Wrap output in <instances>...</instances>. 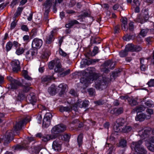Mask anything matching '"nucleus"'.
Wrapping results in <instances>:
<instances>
[{
	"label": "nucleus",
	"mask_w": 154,
	"mask_h": 154,
	"mask_svg": "<svg viewBox=\"0 0 154 154\" xmlns=\"http://www.w3.org/2000/svg\"><path fill=\"white\" fill-rule=\"evenodd\" d=\"M151 129L147 128L144 130L141 137L143 139H146V145L147 148L152 152H154V136L149 135Z\"/></svg>",
	"instance_id": "1"
},
{
	"label": "nucleus",
	"mask_w": 154,
	"mask_h": 154,
	"mask_svg": "<svg viewBox=\"0 0 154 154\" xmlns=\"http://www.w3.org/2000/svg\"><path fill=\"white\" fill-rule=\"evenodd\" d=\"M142 141L141 140L137 142H133L131 145V147L134 149L135 152L134 154H146V151L141 146Z\"/></svg>",
	"instance_id": "2"
},
{
	"label": "nucleus",
	"mask_w": 154,
	"mask_h": 154,
	"mask_svg": "<svg viewBox=\"0 0 154 154\" xmlns=\"http://www.w3.org/2000/svg\"><path fill=\"white\" fill-rule=\"evenodd\" d=\"M66 126L63 124H59L54 127L51 130L52 134H57L66 130Z\"/></svg>",
	"instance_id": "3"
},
{
	"label": "nucleus",
	"mask_w": 154,
	"mask_h": 154,
	"mask_svg": "<svg viewBox=\"0 0 154 154\" xmlns=\"http://www.w3.org/2000/svg\"><path fill=\"white\" fill-rule=\"evenodd\" d=\"M54 0H46L43 5V10L45 11L44 15L47 17Z\"/></svg>",
	"instance_id": "4"
},
{
	"label": "nucleus",
	"mask_w": 154,
	"mask_h": 154,
	"mask_svg": "<svg viewBox=\"0 0 154 154\" xmlns=\"http://www.w3.org/2000/svg\"><path fill=\"white\" fill-rule=\"evenodd\" d=\"M38 50L36 48H32L26 52L25 54L27 60L29 61L33 59L37 54Z\"/></svg>",
	"instance_id": "5"
},
{
	"label": "nucleus",
	"mask_w": 154,
	"mask_h": 154,
	"mask_svg": "<svg viewBox=\"0 0 154 154\" xmlns=\"http://www.w3.org/2000/svg\"><path fill=\"white\" fill-rule=\"evenodd\" d=\"M29 117H27L24 119L17 123L14 126V130L15 131H17L20 130L24 125H26L27 122H29Z\"/></svg>",
	"instance_id": "6"
},
{
	"label": "nucleus",
	"mask_w": 154,
	"mask_h": 154,
	"mask_svg": "<svg viewBox=\"0 0 154 154\" xmlns=\"http://www.w3.org/2000/svg\"><path fill=\"white\" fill-rule=\"evenodd\" d=\"M105 68L103 69V71L105 73H108L109 72V68L113 69L115 65V63L113 62L111 60H109L106 61L104 64Z\"/></svg>",
	"instance_id": "7"
},
{
	"label": "nucleus",
	"mask_w": 154,
	"mask_h": 154,
	"mask_svg": "<svg viewBox=\"0 0 154 154\" xmlns=\"http://www.w3.org/2000/svg\"><path fill=\"white\" fill-rule=\"evenodd\" d=\"M13 71L14 72H17L20 69V63L17 60H12L11 63Z\"/></svg>",
	"instance_id": "8"
},
{
	"label": "nucleus",
	"mask_w": 154,
	"mask_h": 154,
	"mask_svg": "<svg viewBox=\"0 0 154 154\" xmlns=\"http://www.w3.org/2000/svg\"><path fill=\"white\" fill-rule=\"evenodd\" d=\"M43 41L41 39L38 38H35L32 41V46L33 48H39L42 45Z\"/></svg>",
	"instance_id": "9"
},
{
	"label": "nucleus",
	"mask_w": 154,
	"mask_h": 154,
	"mask_svg": "<svg viewBox=\"0 0 154 154\" xmlns=\"http://www.w3.org/2000/svg\"><path fill=\"white\" fill-rule=\"evenodd\" d=\"M144 13L145 15L143 17L144 19H142L140 16H138L136 19L137 22H138L142 24L143 23L148 19L149 16L148 13V10L146 9L145 10Z\"/></svg>",
	"instance_id": "10"
},
{
	"label": "nucleus",
	"mask_w": 154,
	"mask_h": 154,
	"mask_svg": "<svg viewBox=\"0 0 154 154\" xmlns=\"http://www.w3.org/2000/svg\"><path fill=\"white\" fill-rule=\"evenodd\" d=\"M151 117L149 115H147L144 113H141L137 115L135 117V119L137 121L142 122L144 121L145 119H150Z\"/></svg>",
	"instance_id": "11"
},
{
	"label": "nucleus",
	"mask_w": 154,
	"mask_h": 154,
	"mask_svg": "<svg viewBox=\"0 0 154 154\" xmlns=\"http://www.w3.org/2000/svg\"><path fill=\"white\" fill-rule=\"evenodd\" d=\"M21 83L18 80H16L13 82L8 85V88L9 90H14L18 88L19 86L21 85Z\"/></svg>",
	"instance_id": "12"
},
{
	"label": "nucleus",
	"mask_w": 154,
	"mask_h": 154,
	"mask_svg": "<svg viewBox=\"0 0 154 154\" xmlns=\"http://www.w3.org/2000/svg\"><path fill=\"white\" fill-rule=\"evenodd\" d=\"M94 80V79H91L86 76H84L80 79V82L84 84V85L87 87L88 85L91 83V81H92Z\"/></svg>",
	"instance_id": "13"
},
{
	"label": "nucleus",
	"mask_w": 154,
	"mask_h": 154,
	"mask_svg": "<svg viewBox=\"0 0 154 154\" xmlns=\"http://www.w3.org/2000/svg\"><path fill=\"white\" fill-rule=\"evenodd\" d=\"M54 31L53 30L51 31L46 36L45 40L46 43L48 44H50L54 39Z\"/></svg>",
	"instance_id": "14"
},
{
	"label": "nucleus",
	"mask_w": 154,
	"mask_h": 154,
	"mask_svg": "<svg viewBox=\"0 0 154 154\" xmlns=\"http://www.w3.org/2000/svg\"><path fill=\"white\" fill-rule=\"evenodd\" d=\"M88 102L87 101H82L80 100H78L75 103V105L78 107L82 108L88 106Z\"/></svg>",
	"instance_id": "15"
},
{
	"label": "nucleus",
	"mask_w": 154,
	"mask_h": 154,
	"mask_svg": "<svg viewBox=\"0 0 154 154\" xmlns=\"http://www.w3.org/2000/svg\"><path fill=\"white\" fill-rule=\"evenodd\" d=\"M13 132L12 130H8L6 132L4 139H5V141H9L13 139Z\"/></svg>",
	"instance_id": "16"
},
{
	"label": "nucleus",
	"mask_w": 154,
	"mask_h": 154,
	"mask_svg": "<svg viewBox=\"0 0 154 154\" xmlns=\"http://www.w3.org/2000/svg\"><path fill=\"white\" fill-rule=\"evenodd\" d=\"M27 99L32 103L33 105L34 103H36L37 101V99L35 94L33 93H31L27 96Z\"/></svg>",
	"instance_id": "17"
},
{
	"label": "nucleus",
	"mask_w": 154,
	"mask_h": 154,
	"mask_svg": "<svg viewBox=\"0 0 154 154\" xmlns=\"http://www.w3.org/2000/svg\"><path fill=\"white\" fill-rule=\"evenodd\" d=\"M55 67L54 71L56 72H61L63 70V69L62 68L61 65L59 60H55Z\"/></svg>",
	"instance_id": "18"
},
{
	"label": "nucleus",
	"mask_w": 154,
	"mask_h": 154,
	"mask_svg": "<svg viewBox=\"0 0 154 154\" xmlns=\"http://www.w3.org/2000/svg\"><path fill=\"white\" fill-rule=\"evenodd\" d=\"M56 136L54 135H50L48 134H45L42 137V140L45 142H47L51 140L55 139Z\"/></svg>",
	"instance_id": "19"
},
{
	"label": "nucleus",
	"mask_w": 154,
	"mask_h": 154,
	"mask_svg": "<svg viewBox=\"0 0 154 154\" xmlns=\"http://www.w3.org/2000/svg\"><path fill=\"white\" fill-rule=\"evenodd\" d=\"M52 147L53 149L55 151H59L61 149V145L57 140H55L53 142Z\"/></svg>",
	"instance_id": "20"
},
{
	"label": "nucleus",
	"mask_w": 154,
	"mask_h": 154,
	"mask_svg": "<svg viewBox=\"0 0 154 154\" xmlns=\"http://www.w3.org/2000/svg\"><path fill=\"white\" fill-rule=\"evenodd\" d=\"M123 112V109L122 107L118 109L114 108L111 111V114L117 115L122 113Z\"/></svg>",
	"instance_id": "21"
},
{
	"label": "nucleus",
	"mask_w": 154,
	"mask_h": 154,
	"mask_svg": "<svg viewBox=\"0 0 154 154\" xmlns=\"http://www.w3.org/2000/svg\"><path fill=\"white\" fill-rule=\"evenodd\" d=\"M79 23L76 20H70L65 25V27L67 28H70L75 24H79Z\"/></svg>",
	"instance_id": "22"
},
{
	"label": "nucleus",
	"mask_w": 154,
	"mask_h": 154,
	"mask_svg": "<svg viewBox=\"0 0 154 154\" xmlns=\"http://www.w3.org/2000/svg\"><path fill=\"white\" fill-rule=\"evenodd\" d=\"M145 109V107L143 105L137 106L133 109L132 111V112L134 113L135 112H140L144 111Z\"/></svg>",
	"instance_id": "23"
},
{
	"label": "nucleus",
	"mask_w": 154,
	"mask_h": 154,
	"mask_svg": "<svg viewBox=\"0 0 154 154\" xmlns=\"http://www.w3.org/2000/svg\"><path fill=\"white\" fill-rule=\"evenodd\" d=\"M53 78V76H42L41 78L42 82L43 83L45 82H50Z\"/></svg>",
	"instance_id": "24"
},
{
	"label": "nucleus",
	"mask_w": 154,
	"mask_h": 154,
	"mask_svg": "<svg viewBox=\"0 0 154 154\" xmlns=\"http://www.w3.org/2000/svg\"><path fill=\"white\" fill-rule=\"evenodd\" d=\"M27 146L24 144L22 145H17L14 146L13 148L15 150H21L27 148Z\"/></svg>",
	"instance_id": "25"
},
{
	"label": "nucleus",
	"mask_w": 154,
	"mask_h": 154,
	"mask_svg": "<svg viewBox=\"0 0 154 154\" xmlns=\"http://www.w3.org/2000/svg\"><path fill=\"white\" fill-rule=\"evenodd\" d=\"M121 132L124 133H128L132 130V128L130 126H126L121 128Z\"/></svg>",
	"instance_id": "26"
},
{
	"label": "nucleus",
	"mask_w": 154,
	"mask_h": 154,
	"mask_svg": "<svg viewBox=\"0 0 154 154\" xmlns=\"http://www.w3.org/2000/svg\"><path fill=\"white\" fill-rule=\"evenodd\" d=\"M59 90L60 91V94H62L65 91L66 88V85L64 83H62L58 86Z\"/></svg>",
	"instance_id": "27"
},
{
	"label": "nucleus",
	"mask_w": 154,
	"mask_h": 154,
	"mask_svg": "<svg viewBox=\"0 0 154 154\" xmlns=\"http://www.w3.org/2000/svg\"><path fill=\"white\" fill-rule=\"evenodd\" d=\"M48 91L50 95H54L56 93V88L54 85H51L48 89Z\"/></svg>",
	"instance_id": "28"
},
{
	"label": "nucleus",
	"mask_w": 154,
	"mask_h": 154,
	"mask_svg": "<svg viewBox=\"0 0 154 154\" xmlns=\"http://www.w3.org/2000/svg\"><path fill=\"white\" fill-rule=\"evenodd\" d=\"M86 70L88 71V72H87V73H88L89 74V77L91 79H94V77L96 75L95 73L93 71L92 69L91 68H88Z\"/></svg>",
	"instance_id": "29"
},
{
	"label": "nucleus",
	"mask_w": 154,
	"mask_h": 154,
	"mask_svg": "<svg viewBox=\"0 0 154 154\" xmlns=\"http://www.w3.org/2000/svg\"><path fill=\"white\" fill-rule=\"evenodd\" d=\"M51 124V120L49 119L44 118L43 121L42 126L44 128H48Z\"/></svg>",
	"instance_id": "30"
},
{
	"label": "nucleus",
	"mask_w": 154,
	"mask_h": 154,
	"mask_svg": "<svg viewBox=\"0 0 154 154\" xmlns=\"http://www.w3.org/2000/svg\"><path fill=\"white\" fill-rule=\"evenodd\" d=\"M105 84V83L103 81L102 82L100 81L99 82H96L95 87L96 88L99 90H102L103 88V86Z\"/></svg>",
	"instance_id": "31"
},
{
	"label": "nucleus",
	"mask_w": 154,
	"mask_h": 154,
	"mask_svg": "<svg viewBox=\"0 0 154 154\" xmlns=\"http://www.w3.org/2000/svg\"><path fill=\"white\" fill-rule=\"evenodd\" d=\"M22 75L26 80H32V79L28 75V72L27 70H23L22 72Z\"/></svg>",
	"instance_id": "32"
},
{
	"label": "nucleus",
	"mask_w": 154,
	"mask_h": 154,
	"mask_svg": "<svg viewBox=\"0 0 154 154\" xmlns=\"http://www.w3.org/2000/svg\"><path fill=\"white\" fill-rule=\"evenodd\" d=\"M126 18H123L122 20V27L123 30L126 31L128 29Z\"/></svg>",
	"instance_id": "33"
},
{
	"label": "nucleus",
	"mask_w": 154,
	"mask_h": 154,
	"mask_svg": "<svg viewBox=\"0 0 154 154\" xmlns=\"http://www.w3.org/2000/svg\"><path fill=\"white\" fill-rule=\"evenodd\" d=\"M23 91L24 92H26L29 91L30 89L29 87L31 86V83L29 82H26L25 83H23Z\"/></svg>",
	"instance_id": "34"
},
{
	"label": "nucleus",
	"mask_w": 154,
	"mask_h": 154,
	"mask_svg": "<svg viewBox=\"0 0 154 154\" xmlns=\"http://www.w3.org/2000/svg\"><path fill=\"white\" fill-rule=\"evenodd\" d=\"M59 110L61 112L64 111L69 112L71 110V107L69 106H61Z\"/></svg>",
	"instance_id": "35"
},
{
	"label": "nucleus",
	"mask_w": 154,
	"mask_h": 154,
	"mask_svg": "<svg viewBox=\"0 0 154 154\" xmlns=\"http://www.w3.org/2000/svg\"><path fill=\"white\" fill-rule=\"evenodd\" d=\"M134 45L132 44H129L127 45L125 48V50L128 51H133Z\"/></svg>",
	"instance_id": "36"
},
{
	"label": "nucleus",
	"mask_w": 154,
	"mask_h": 154,
	"mask_svg": "<svg viewBox=\"0 0 154 154\" xmlns=\"http://www.w3.org/2000/svg\"><path fill=\"white\" fill-rule=\"evenodd\" d=\"M24 51L25 49L23 48L20 47L16 49V53L17 55H20L22 54L24 52Z\"/></svg>",
	"instance_id": "37"
},
{
	"label": "nucleus",
	"mask_w": 154,
	"mask_h": 154,
	"mask_svg": "<svg viewBox=\"0 0 154 154\" xmlns=\"http://www.w3.org/2000/svg\"><path fill=\"white\" fill-rule=\"evenodd\" d=\"M24 97V95L23 92L22 91H19L16 97V99L17 100L21 101L23 99Z\"/></svg>",
	"instance_id": "38"
},
{
	"label": "nucleus",
	"mask_w": 154,
	"mask_h": 154,
	"mask_svg": "<svg viewBox=\"0 0 154 154\" xmlns=\"http://www.w3.org/2000/svg\"><path fill=\"white\" fill-rule=\"evenodd\" d=\"M83 137V135L82 134H80L78 137L77 142L79 147H80L82 144Z\"/></svg>",
	"instance_id": "39"
},
{
	"label": "nucleus",
	"mask_w": 154,
	"mask_h": 154,
	"mask_svg": "<svg viewBox=\"0 0 154 154\" xmlns=\"http://www.w3.org/2000/svg\"><path fill=\"white\" fill-rule=\"evenodd\" d=\"M70 137V134H65L62 135L61 138L63 140L65 141H68L69 140Z\"/></svg>",
	"instance_id": "40"
},
{
	"label": "nucleus",
	"mask_w": 154,
	"mask_h": 154,
	"mask_svg": "<svg viewBox=\"0 0 154 154\" xmlns=\"http://www.w3.org/2000/svg\"><path fill=\"white\" fill-rule=\"evenodd\" d=\"M145 104L148 107H152L154 106V102L151 100L147 101L145 103Z\"/></svg>",
	"instance_id": "41"
},
{
	"label": "nucleus",
	"mask_w": 154,
	"mask_h": 154,
	"mask_svg": "<svg viewBox=\"0 0 154 154\" xmlns=\"http://www.w3.org/2000/svg\"><path fill=\"white\" fill-rule=\"evenodd\" d=\"M119 146L124 147L127 145V141L124 139H122L119 142Z\"/></svg>",
	"instance_id": "42"
},
{
	"label": "nucleus",
	"mask_w": 154,
	"mask_h": 154,
	"mask_svg": "<svg viewBox=\"0 0 154 154\" xmlns=\"http://www.w3.org/2000/svg\"><path fill=\"white\" fill-rule=\"evenodd\" d=\"M134 37V36L133 35H125L123 37L124 40L128 41H129L130 39H133Z\"/></svg>",
	"instance_id": "43"
},
{
	"label": "nucleus",
	"mask_w": 154,
	"mask_h": 154,
	"mask_svg": "<svg viewBox=\"0 0 154 154\" xmlns=\"http://www.w3.org/2000/svg\"><path fill=\"white\" fill-rule=\"evenodd\" d=\"M128 101L131 106H134L137 104V101L134 99H131L130 98H129L128 99Z\"/></svg>",
	"instance_id": "44"
},
{
	"label": "nucleus",
	"mask_w": 154,
	"mask_h": 154,
	"mask_svg": "<svg viewBox=\"0 0 154 154\" xmlns=\"http://www.w3.org/2000/svg\"><path fill=\"white\" fill-rule=\"evenodd\" d=\"M23 8L20 7L17 8V11L14 14V15L16 17L18 16L20 14L23 10Z\"/></svg>",
	"instance_id": "45"
},
{
	"label": "nucleus",
	"mask_w": 154,
	"mask_h": 154,
	"mask_svg": "<svg viewBox=\"0 0 154 154\" xmlns=\"http://www.w3.org/2000/svg\"><path fill=\"white\" fill-rule=\"evenodd\" d=\"M98 48L97 47H94L92 52L91 53V55L92 56H95L98 53Z\"/></svg>",
	"instance_id": "46"
},
{
	"label": "nucleus",
	"mask_w": 154,
	"mask_h": 154,
	"mask_svg": "<svg viewBox=\"0 0 154 154\" xmlns=\"http://www.w3.org/2000/svg\"><path fill=\"white\" fill-rule=\"evenodd\" d=\"M128 51H125V49L124 50H122L119 52V55L121 57H124L128 55Z\"/></svg>",
	"instance_id": "47"
},
{
	"label": "nucleus",
	"mask_w": 154,
	"mask_h": 154,
	"mask_svg": "<svg viewBox=\"0 0 154 154\" xmlns=\"http://www.w3.org/2000/svg\"><path fill=\"white\" fill-rule=\"evenodd\" d=\"M12 46V43L11 42H8L6 46V48L7 51H9L11 48Z\"/></svg>",
	"instance_id": "48"
},
{
	"label": "nucleus",
	"mask_w": 154,
	"mask_h": 154,
	"mask_svg": "<svg viewBox=\"0 0 154 154\" xmlns=\"http://www.w3.org/2000/svg\"><path fill=\"white\" fill-rule=\"evenodd\" d=\"M56 63L55 60H53L50 62L48 64V67L50 69H52L54 68Z\"/></svg>",
	"instance_id": "49"
},
{
	"label": "nucleus",
	"mask_w": 154,
	"mask_h": 154,
	"mask_svg": "<svg viewBox=\"0 0 154 154\" xmlns=\"http://www.w3.org/2000/svg\"><path fill=\"white\" fill-rule=\"evenodd\" d=\"M148 31V29H142L140 31V34L142 36L144 37L146 35Z\"/></svg>",
	"instance_id": "50"
},
{
	"label": "nucleus",
	"mask_w": 154,
	"mask_h": 154,
	"mask_svg": "<svg viewBox=\"0 0 154 154\" xmlns=\"http://www.w3.org/2000/svg\"><path fill=\"white\" fill-rule=\"evenodd\" d=\"M52 117V115L50 112H47L45 114L44 118H46V119H49L51 120Z\"/></svg>",
	"instance_id": "51"
},
{
	"label": "nucleus",
	"mask_w": 154,
	"mask_h": 154,
	"mask_svg": "<svg viewBox=\"0 0 154 154\" xmlns=\"http://www.w3.org/2000/svg\"><path fill=\"white\" fill-rule=\"evenodd\" d=\"M141 49L142 48L140 46L137 45L134 46L133 51H140Z\"/></svg>",
	"instance_id": "52"
},
{
	"label": "nucleus",
	"mask_w": 154,
	"mask_h": 154,
	"mask_svg": "<svg viewBox=\"0 0 154 154\" xmlns=\"http://www.w3.org/2000/svg\"><path fill=\"white\" fill-rule=\"evenodd\" d=\"M108 146L110 147L109 148V153L107 154H112L113 151L114 150V147L111 144H108Z\"/></svg>",
	"instance_id": "53"
},
{
	"label": "nucleus",
	"mask_w": 154,
	"mask_h": 154,
	"mask_svg": "<svg viewBox=\"0 0 154 154\" xmlns=\"http://www.w3.org/2000/svg\"><path fill=\"white\" fill-rule=\"evenodd\" d=\"M120 29L119 25H117L114 28V33H118L120 32Z\"/></svg>",
	"instance_id": "54"
},
{
	"label": "nucleus",
	"mask_w": 154,
	"mask_h": 154,
	"mask_svg": "<svg viewBox=\"0 0 154 154\" xmlns=\"http://www.w3.org/2000/svg\"><path fill=\"white\" fill-rule=\"evenodd\" d=\"M146 112L149 114L148 115H149L150 116L151 115L153 114V111L152 109H147L146 110Z\"/></svg>",
	"instance_id": "55"
},
{
	"label": "nucleus",
	"mask_w": 154,
	"mask_h": 154,
	"mask_svg": "<svg viewBox=\"0 0 154 154\" xmlns=\"http://www.w3.org/2000/svg\"><path fill=\"white\" fill-rule=\"evenodd\" d=\"M134 25L133 22H130L129 24L128 29L130 31H132L134 30Z\"/></svg>",
	"instance_id": "56"
},
{
	"label": "nucleus",
	"mask_w": 154,
	"mask_h": 154,
	"mask_svg": "<svg viewBox=\"0 0 154 154\" xmlns=\"http://www.w3.org/2000/svg\"><path fill=\"white\" fill-rule=\"evenodd\" d=\"M121 128L118 125H115L114 126V129L116 132H118L119 131H121Z\"/></svg>",
	"instance_id": "57"
},
{
	"label": "nucleus",
	"mask_w": 154,
	"mask_h": 154,
	"mask_svg": "<svg viewBox=\"0 0 154 154\" xmlns=\"http://www.w3.org/2000/svg\"><path fill=\"white\" fill-rule=\"evenodd\" d=\"M70 69H68L67 70L64 71V72H62L61 74L62 76H64L66 75H67L69 74L70 73Z\"/></svg>",
	"instance_id": "58"
},
{
	"label": "nucleus",
	"mask_w": 154,
	"mask_h": 154,
	"mask_svg": "<svg viewBox=\"0 0 154 154\" xmlns=\"http://www.w3.org/2000/svg\"><path fill=\"white\" fill-rule=\"evenodd\" d=\"M94 103L98 105H102L104 104V101L103 100H100L94 102Z\"/></svg>",
	"instance_id": "59"
},
{
	"label": "nucleus",
	"mask_w": 154,
	"mask_h": 154,
	"mask_svg": "<svg viewBox=\"0 0 154 154\" xmlns=\"http://www.w3.org/2000/svg\"><path fill=\"white\" fill-rule=\"evenodd\" d=\"M37 30L35 29H33L31 32V34H32V36H35L37 35Z\"/></svg>",
	"instance_id": "60"
},
{
	"label": "nucleus",
	"mask_w": 154,
	"mask_h": 154,
	"mask_svg": "<svg viewBox=\"0 0 154 154\" xmlns=\"http://www.w3.org/2000/svg\"><path fill=\"white\" fill-rule=\"evenodd\" d=\"M149 87L153 86L154 85V79H151L147 83Z\"/></svg>",
	"instance_id": "61"
},
{
	"label": "nucleus",
	"mask_w": 154,
	"mask_h": 154,
	"mask_svg": "<svg viewBox=\"0 0 154 154\" xmlns=\"http://www.w3.org/2000/svg\"><path fill=\"white\" fill-rule=\"evenodd\" d=\"M13 45L14 46L17 48V47H20V46L21 45L18 42L15 41H14L13 42L12 45Z\"/></svg>",
	"instance_id": "62"
},
{
	"label": "nucleus",
	"mask_w": 154,
	"mask_h": 154,
	"mask_svg": "<svg viewBox=\"0 0 154 154\" xmlns=\"http://www.w3.org/2000/svg\"><path fill=\"white\" fill-rule=\"evenodd\" d=\"M75 3L76 2L75 1L71 0L69 4V7H72L75 4Z\"/></svg>",
	"instance_id": "63"
},
{
	"label": "nucleus",
	"mask_w": 154,
	"mask_h": 154,
	"mask_svg": "<svg viewBox=\"0 0 154 154\" xmlns=\"http://www.w3.org/2000/svg\"><path fill=\"white\" fill-rule=\"evenodd\" d=\"M18 3V0H13L11 2V6L13 7Z\"/></svg>",
	"instance_id": "64"
}]
</instances>
